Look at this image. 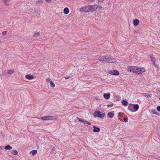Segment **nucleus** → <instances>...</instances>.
<instances>
[{
  "label": "nucleus",
  "mask_w": 160,
  "mask_h": 160,
  "mask_svg": "<svg viewBox=\"0 0 160 160\" xmlns=\"http://www.w3.org/2000/svg\"><path fill=\"white\" fill-rule=\"evenodd\" d=\"M105 115V113H102L99 111H96L94 113V117H99L100 118H103Z\"/></svg>",
  "instance_id": "nucleus-1"
},
{
  "label": "nucleus",
  "mask_w": 160,
  "mask_h": 160,
  "mask_svg": "<svg viewBox=\"0 0 160 160\" xmlns=\"http://www.w3.org/2000/svg\"><path fill=\"white\" fill-rule=\"evenodd\" d=\"M102 8V7L101 6L98 5L97 9L98 8L99 10H100Z\"/></svg>",
  "instance_id": "nucleus-32"
},
{
  "label": "nucleus",
  "mask_w": 160,
  "mask_h": 160,
  "mask_svg": "<svg viewBox=\"0 0 160 160\" xmlns=\"http://www.w3.org/2000/svg\"><path fill=\"white\" fill-rule=\"evenodd\" d=\"M2 43V42L0 40V44H1Z\"/></svg>",
  "instance_id": "nucleus-44"
},
{
  "label": "nucleus",
  "mask_w": 160,
  "mask_h": 160,
  "mask_svg": "<svg viewBox=\"0 0 160 160\" xmlns=\"http://www.w3.org/2000/svg\"><path fill=\"white\" fill-rule=\"evenodd\" d=\"M136 67L135 66H130L128 67L127 70L129 72L136 73Z\"/></svg>",
  "instance_id": "nucleus-5"
},
{
  "label": "nucleus",
  "mask_w": 160,
  "mask_h": 160,
  "mask_svg": "<svg viewBox=\"0 0 160 160\" xmlns=\"http://www.w3.org/2000/svg\"><path fill=\"white\" fill-rule=\"evenodd\" d=\"M124 120V121L125 122H127V121H128V119L126 118H124L123 119Z\"/></svg>",
  "instance_id": "nucleus-37"
},
{
  "label": "nucleus",
  "mask_w": 160,
  "mask_h": 160,
  "mask_svg": "<svg viewBox=\"0 0 160 160\" xmlns=\"http://www.w3.org/2000/svg\"><path fill=\"white\" fill-rule=\"evenodd\" d=\"M112 104H111V105H108L107 106V107H109V106H110V107H112Z\"/></svg>",
  "instance_id": "nucleus-42"
},
{
  "label": "nucleus",
  "mask_w": 160,
  "mask_h": 160,
  "mask_svg": "<svg viewBox=\"0 0 160 160\" xmlns=\"http://www.w3.org/2000/svg\"><path fill=\"white\" fill-rule=\"evenodd\" d=\"M106 61L108 63H114L116 61V60L114 58L109 57L108 55L106 56Z\"/></svg>",
  "instance_id": "nucleus-3"
},
{
  "label": "nucleus",
  "mask_w": 160,
  "mask_h": 160,
  "mask_svg": "<svg viewBox=\"0 0 160 160\" xmlns=\"http://www.w3.org/2000/svg\"><path fill=\"white\" fill-rule=\"evenodd\" d=\"M89 5L85 6L80 8L79 11L80 12H90V9Z\"/></svg>",
  "instance_id": "nucleus-2"
},
{
  "label": "nucleus",
  "mask_w": 160,
  "mask_h": 160,
  "mask_svg": "<svg viewBox=\"0 0 160 160\" xmlns=\"http://www.w3.org/2000/svg\"><path fill=\"white\" fill-rule=\"evenodd\" d=\"M11 153L14 155H16L18 154V152L17 150H12Z\"/></svg>",
  "instance_id": "nucleus-25"
},
{
  "label": "nucleus",
  "mask_w": 160,
  "mask_h": 160,
  "mask_svg": "<svg viewBox=\"0 0 160 160\" xmlns=\"http://www.w3.org/2000/svg\"><path fill=\"white\" fill-rule=\"evenodd\" d=\"M70 78V77H66L65 78V79H68L69 78Z\"/></svg>",
  "instance_id": "nucleus-41"
},
{
  "label": "nucleus",
  "mask_w": 160,
  "mask_h": 160,
  "mask_svg": "<svg viewBox=\"0 0 160 160\" xmlns=\"http://www.w3.org/2000/svg\"><path fill=\"white\" fill-rule=\"evenodd\" d=\"M25 78L29 80L32 79L34 78L32 75L29 74H28L26 75Z\"/></svg>",
  "instance_id": "nucleus-11"
},
{
  "label": "nucleus",
  "mask_w": 160,
  "mask_h": 160,
  "mask_svg": "<svg viewBox=\"0 0 160 160\" xmlns=\"http://www.w3.org/2000/svg\"><path fill=\"white\" fill-rule=\"evenodd\" d=\"M151 112H152V113L153 114H155L156 115H159V113L158 112H157V111L155 109L152 110L151 111Z\"/></svg>",
  "instance_id": "nucleus-24"
},
{
  "label": "nucleus",
  "mask_w": 160,
  "mask_h": 160,
  "mask_svg": "<svg viewBox=\"0 0 160 160\" xmlns=\"http://www.w3.org/2000/svg\"><path fill=\"white\" fill-rule=\"evenodd\" d=\"M2 70L1 69H0V75H2Z\"/></svg>",
  "instance_id": "nucleus-36"
},
{
  "label": "nucleus",
  "mask_w": 160,
  "mask_h": 160,
  "mask_svg": "<svg viewBox=\"0 0 160 160\" xmlns=\"http://www.w3.org/2000/svg\"><path fill=\"white\" fill-rule=\"evenodd\" d=\"M110 74L114 75H118L119 74V72L117 70H111L109 71Z\"/></svg>",
  "instance_id": "nucleus-6"
},
{
  "label": "nucleus",
  "mask_w": 160,
  "mask_h": 160,
  "mask_svg": "<svg viewBox=\"0 0 160 160\" xmlns=\"http://www.w3.org/2000/svg\"><path fill=\"white\" fill-rule=\"evenodd\" d=\"M122 103L123 105L125 106H127L128 104V102L127 101L125 100H123L122 102Z\"/></svg>",
  "instance_id": "nucleus-19"
},
{
  "label": "nucleus",
  "mask_w": 160,
  "mask_h": 160,
  "mask_svg": "<svg viewBox=\"0 0 160 160\" xmlns=\"http://www.w3.org/2000/svg\"><path fill=\"white\" fill-rule=\"evenodd\" d=\"M50 81L51 80L50 78H48L46 79V82L47 83H48L49 81L50 82Z\"/></svg>",
  "instance_id": "nucleus-33"
},
{
  "label": "nucleus",
  "mask_w": 160,
  "mask_h": 160,
  "mask_svg": "<svg viewBox=\"0 0 160 160\" xmlns=\"http://www.w3.org/2000/svg\"><path fill=\"white\" fill-rule=\"evenodd\" d=\"M50 85L51 87L54 88L55 87V84L52 82V81H50Z\"/></svg>",
  "instance_id": "nucleus-23"
},
{
  "label": "nucleus",
  "mask_w": 160,
  "mask_h": 160,
  "mask_svg": "<svg viewBox=\"0 0 160 160\" xmlns=\"http://www.w3.org/2000/svg\"><path fill=\"white\" fill-rule=\"evenodd\" d=\"M133 104H131V103H130L128 107V109L130 111H131L132 112H134V110L133 109Z\"/></svg>",
  "instance_id": "nucleus-9"
},
{
  "label": "nucleus",
  "mask_w": 160,
  "mask_h": 160,
  "mask_svg": "<svg viewBox=\"0 0 160 160\" xmlns=\"http://www.w3.org/2000/svg\"><path fill=\"white\" fill-rule=\"evenodd\" d=\"M152 94H145V96L151 98L152 97Z\"/></svg>",
  "instance_id": "nucleus-28"
},
{
  "label": "nucleus",
  "mask_w": 160,
  "mask_h": 160,
  "mask_svg": "<svg viewBox=\"0 0 160 160\" xmlns=\"http://www.w3.org/2000/svg\"><path fill=\"white\" fill-rule=\"evenodd\" d=\"M77 118L78 119V120L79 122L83 123L84 120H83L82 119L80 118H78V117H77Z\"/></svg>",
  "instance_id": "nucleus-31"
},
{
  "label": "nucleus",
  "mask_w": 160,
  "mask_h": 160,
  "mask_svg": "<svg viewBox=\"0 0 160 160\" xmlns=\"http://www.w3.org/2000/svg\"><path fill=\"white\" fill-rule=\"evenodd\" d=\"M122 114V113L121 112H120L118 113V115L120 116H121Z\"/></svg>",
  "instance_id": "nucleus-38"
},
{
  "label": "nucleus",
  "mask_w": 160,
  "mask_h": 160,
  "mask_svg": "<svg viewBox=\"0 0 160 160\" xmlns=\"http://www.w3.org/2000/svg\"><path fill=\"white\" fill-rule=\"evenodd\" d=\"M47 2H51V0H45Z\"/></svg>",
  "instance_id": "nucleus-39"
},
{
  "label": "nucleus",
  "mask_w": 160,
  "mask_h": 160,
  "mask_svg": "<svg viewBox=\"0 0 160 160\" xmlns=\"http://www.w3.org/2000/svg\"><path fill=\"white\" fill-rule=\"evenodd\" d=\"M136 73L138 74H141L145 71V69L144 68H138L136 67Z\"/></svg>",
  "instance_id": "nucleus-4"
},
{
  "label": "nucleus",
  "mask_w": 160,
  "mask_h": 160,
  "mask_svg": "<svg viewBox=\"0 0 160 160\" xmlns=\"http://www.w3.org/2000/svg\"><path fill=\"white\" fill-rule=\"evenodd\" d=\"M83 123L84 124H88L89 125H91V123H90V122H88L87 121H85V120H84Z\"/></svg>",
  "instance_id": "nucleus-30"
},
{
  "label": "nucleus",
  "mask_w": 160,
  "mask_h": 160,
  "mask_svg": "<svg viewBox=\"0 0 160 160\" xmlns=\"http://www.w3.org/2000/svg\"><path fill=\"white\" fill-rule=\"evenodd\" d=\"M93 128L94 129L93 130V131L95 132H99L100 131V129L99 128L96 127L95 126H94L93 127Z\"/></svg>",
  "instance_id": "nucleus-13"
},
{
  "label": "nucleus",
  "mask_w": 160,
  "mask_h": 160,
  "mask_svg": "<svg viewBox=\"0 0 160 160\" xmlns=\"http://www.w3.org/2000/svg\"><path fill=\"white\" fill-rule=\"evenodd\" d=\"M42 3V1L41 0H39L36 3L38 5H39Z\"/></svg>",
  "instance_id": "nucleus-26"
},
{
  "label": "nucleus",
  "mask_w": 160,
  "mask_h": 160,
  "mask_svg": "<svg viewBox=\"0 0 160 160\" xmlns=\"http://www.w3.org/2000/svg\"><path fill=\"white\" fill-rule=\"evenodd\" d=\"M150 57L151 59V60L152 61V62H153L154 64L155 65V67H157V66L155 64V58L153 57V56L152 55H151L150 56Z\"/></svg>",
  "instance_id": "nucleus-14"
},
{
  "label": "nucleus",
  "mask_w": 160,
  "mask_h": 160,
  "mask_svg": "<svg viewBox=\"0 0 160 160\" xmlns=\"http://www.w3.org/2000/svg\"><path fill=\"white\" fill-rule=\"evenodd\" d=\"M7 32V31H4V32H3L2 33V34L3 35H5L6 34V33Z\"/></svg>",
  "instance_id": "nucleus-35"
},
{
  "label": "nucleus",
  "mask_w": 160,
  "mask_h": 160,
  "mask_svg": "<svg viewBox=\"0 0 160 160\" xmlns=\"http://www.w3.org/2000/svg\"><path fill=\"white\" fill-rule=\"evenodd\" d=\"M14 72V70H9L8 71V74L13 73Z\"/></svg>",
  "instance_id": "nucleus-27"
},
{
  "label": "nucleus",
  "mask_w": 160,
  "mask_h": 160,
  "mask_svg": "<svg viewBox=\"0 0 160 160\" xmlns=\"http://www.w3.org/2000/svg\"><path fill=\"white\" fill-rule=\"evenodd\" d=\"M10 0H3V2L5 5H8L9 4Z\"/></svg>",
  "instance_id": "nucleus-22"
},
{
  "label": "nucleus",
  "mask_w": 160,
  "mask_h": 160,
  "mask_svg": "<svg viewBox=\"0 0 160 160\" xmlns=\"http://www.w3.org/2000/svg\"><path fill=\"white\" fill-rule=\"evenodd\" d=\"M34 12H35V13H38V11L37 9H35L34 10Z\"/></svg>",
  "instance_id": "nucleus-40"
},
{
  "label": "nucleus",
  "mask_w": 160,
  "mask_h": 160,
  "mask_svg": "<svg viewBox=\"0 0 160 160\" xmlns=\"http://www.w3.org/2000/svg\"><path fill=\"white\" fill-rule=\"evenodd\" d=\"M114 116V114L111 112H109L108 114V116L109 118H112Z\"/></svg>",
  "instance_id": "nucleus-18"
},
{
  "label": "nucleus",
  "mask_w": 160,
  "mask_h": 160,
  "mask_svg": "<svg viewBox=\"0 0 160 160\" xmlns=\"http://www.w3.org/2000/svg\"><path fill=\"white\" fill-rule=\"evenodd\" d=\"M39 36V33L37 32V33H35L34 34L33 36L34 37H37L38 36Z\"/></svg>",
  "instance_id": "nucleus-29"
},
{
  "label": "nucleus",
  "mask_w": 160,
  "mask_h": 160,
  "mask_svg": "<svg viewBox=\"0 0 160 160\" xmlns=\"http://www.w3.org/2000/svg\"><path fill=\"white\" fill-rule=\"evenodd\" d=\"M69 11L68 8H65L63 10L64 13L66 15L68 13Z\"/></svg>",
  "instance_id": "nucleus-16"
},
{
  "label": "nucleus",
  "mask_w": 160,
  "mask_h": 160,
  "mask_svg": "<svg viewBox=\"0 0 160 160\" xmlns=\"http://www.w3.org/2000/svg\"><path fill=\"white\" fill-rule=\"evenodd\" d=\"M103 97L106 99H108L110 98V94L105 93L103 95Z\"/></svg>",
  "instance_id": "nucleus-15"
},
{
  "label": "nucleus",
  "mask_w": 160,
  "mask_h": 160,
  "mask_svg": "<svg viewBox=\"0 0 160 160\" xmlns=\"http://www.w3.org/2000/svg\"><path fill=\"white\" fill-rule=\"evenodd\" d=\"M106 56H101L98 58V60L101 62L106 61Z\"/></svg>",
  "instance_id": "nucleus-10"
},
{
  "label": "nucleus",
  "mask_w": 160,
  "mask_h": 160,
  "mask_svg": "<svg viewBox=\"0 0 160 160\" xmlns=\"http://www.w3.org/2000/svg\"><path fill=\"white\" fill-rule=\"evenodd\" d=\"M157 110L158 111L160 112V106H158L157 107Z\"/></svg>",
  "instance_id": "nucleus-34"
},
{
  "label": "nucleus",
  "mask_w": 160,
  "mask_h": 160,
  "mask_svg": "<svg viewBox=\"0 0 160 160\" xmlns=\"http://www.w3.org/2000/svg\"><path fill=\"white\" fill-rule=\"evenodd\" d=\"M37 152V151L36 150H32L30 151V153L32 154V155L34 156Z\"/></svg>",
  "instance_id": "nucleus-20"
},
{
  "label": "nucleus",
  "mask_w": 160,
  "mask_h": 160,
  "mask_svg": "<svg viewBox=\"0 0 160 160\" xmlns=\"http://www.w3.org/2000/svg\"><path fill=\"white\" fill-rule=\"evenodd\" d=\"M133 107L134 112L137 111L138 110L139 107V105L138 104H133Z\"/></svg>",
  "instance_id": "nucleus-12"
},
{
  "label": "nucleus",
  "mask_w": 160,
  "mask_h": 160,
  "mask_svg": "<svg viewBox=\"0 0 160 160\" xmlns=\"http://www.w3.org/2000/svg\"><path fill=\"white\" fill-rule=\"evenodd\" d=\"M157 160H160V157H158V158H157Z\"/></svg>",
  "instance_id": "nucleus-43"
},
{
  "label": "nucleus",
  "mask_w": 160,
  "mask_h": 160,
  "mask_svg": "<svg viewBox=\"0 0 160 160\" xmlns=\"http://www.w3.org/2000/svg\"><path fill=\"white\" fill-rule=\"evenodd\" d=\"M4 148L6 150H10L12 148V147L10 145H8L5 147Z\"/></svg>",
  "instance_id": "nucleus-21"
},
{
  "label": "nucleus",
  "mask_w": 160,
  "mask_h": 160,
  "mask_svg": "<svg viewBox=\"0 0 160 160\" xmlns=\"http://www.w3.org/2000/svg\"><path fill=\"white\" fill-rule=\"evenodd\" d=\"M133 22L134 25L137 26L139 23V20L138 19H135L134 20Z\"/></svg>",
  "instance_id": "nucleus-17"
},
{
  "label": "nucleus",
  "mask_w": 160,
  "mask_h": 160,
  "mask_svg": "<svg viewBox=\"0 0 160 160\" xmlns=\"http://www.w3.org/2000/svg\"><path fill=\"white\" fill-rule=\"evenodd\" d=\"M53 116H47L41 117V118L44 120H52L53 119Z\"/></svg>",
  "instance_id": "nucleus-7"
},
{
  "label": "nucleus",
  "mask_w": 160,
  "mask_h": 160,
  "mask_svg": "<svg viewBox=\"0 0 160 160\" xmlns=\"http://www.w3.org/2000/svg\"><path fill=\"white\" fill-rule=\"evenodd\" d=\"M89 1H92L93 0H89Z\"/></svg>",
  "instance_id": "nucleus-45"
},
{
  "label": "nucleus",
  "mask_w": 160,
  "mask_h": 160,
  "mask_svg": "<svg viewBox=\"0 0 160 160\" xmlns=\"http://www.w3.org/2000/svg\"><path fill=\"white\" fill-rule=\"evenodd\" d=\"M89 6L90 11H95L96 9H97L98 5H89Z\"/></svg>",
  "instance_id": "nucleus-8"
}]
</instances>
